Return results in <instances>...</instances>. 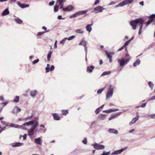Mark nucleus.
Wrapping results in <instances>:
<instances>
[{"mask_svg": "<svg viewBox=\"0 0 155 155\" xmlns=\"http://www.w3.org/2000/svg\"><path fill=\"white\" fill-rule=\"evenodd\" d=\"M108 132L110 134H118V131L113 128H109L108 130Z\"/></svg>", "mask_w": 155, "mask_h": 155, "instance_id": "nucleus-14", "label": "nucleus"}, {"mask_svg": "<svg viewBox=\"0 0 155 155\" xmlns=\"http://www.w3.org/2000/svg\"><path fill=\"white\" fill-rule=\"evenodd\" d=\"M125 61L127 63L130 61L131 57L127 53L125 54V57L123 58Z\"/></svg>", "mask_w": 155, "mask_h": 155, "instance_id": "nucleus-18", "label": "nucleus"}, {"mask_svg": "<svg viewBox=\"0 0 155 155\" xmlns=\"http://www.w3.org/2000/svg\"><path fill=\"white\" fill-rule=\"evenodd\" d=\"M37 91L36 90H33L30 91V94L31 97L33 98L35 97L36 95Z\"/></svg>", "mask_w": 155, "mask_h": 155, "instance_id": "nucleus-17", "label": "nucleus"}, {"mask_svg": "<svg viewBox=\"0 0 155 155\" xmlns=\"http://www.w3.org/2000/svg\"><path fill=\"white\" fill-rule=\"evenodd\" d=\"M57 18L58 19H59V20H60L61 19H64V18H62L61 15H58V16Z\"/></svg>", "mask_w": 155, "mask_h": 155, "instance_id": "nucleus-62", "label": "nucleus"}, {"mask_svg": "<svg viewBox=\"0 0 155 155\" xmlns=\"http://www.w3.org/2000/svg\"><path fill=\"white\" fill-rule=\"evenodd\" d=\"M93 25V24H88L86 27V30L89 32H90L92 29L91 26Z\"/></svg>", "mask_w": 155, "mask_h": 155, "instance_id": "nucleus-24", "label": "nucleus"}, {"mask_svg": "<svg viewBox=\"0 0 155 155\" xmlns=\"http://www.w3.org/2000/svg\"><path fill=\"white\" fill-rule=\"evenodd\" d=\"M9 13L10 12L8 10V8H6L2 12V16H5L8 15Z\"/></svg>", "mask_w": 155, "mask_h": 155, "instance_id": "nucleus-21", "label": "nucleus"}, {"mask_svg": "<svg viewBox=\"0 0 155 155\" xmlns=\"http://www.w3.org/2000/svg\"><path fill=\"white\" fill-rule=\"evenodd\" d=\"M154 99H155V95L152 97L149 98L148 101H150L151 100H154Z\"/></svg>", "mask_w": 155, "mask_h": 155, "instance_id": "nucleus-54", "label": "nucleus"}, {"mask_svg": "<svg viewBox=\"0 0 155 155\" xmlns=\"http://www.w3.org/2000/svg\"><path fill=\"white\" fill-rule=\"evenodd\" d=\"M35 143L37 144L41 145L42 143V140L41 139L40 137H38L35 138L34 140Z\"/></svg>", "mask_w": 155, "mask_h": 155, "instance_id": "nucleus-19", "label": "nucleus"}, {"mask_svg": "<svg viewBox=\"0 0 155 155\" xmlns=\"http://www.w3.org/2000/svg\"><path fill=\"white\" fill-rule=\"evenodd\" d=\"M149 116L151 118H155V114L150 115Z\"/></svg>", "mask_w": 155, "mask_h": 155, "instance_id": "nucleus-57", "label": "nucleus"}, {"mask_svg": "<svg viewBox=\"0 0 155 155\" xmlns=\"http://www.w3.org/2000/svg\"><path fill=\"white\" fill-rule=\"evenodd\" d=\"M149 87L152 89L153 87V84L151 81H149Z\"/></svg>", "mask_w": 155, "mask_h": 155, "instance_id": "nucleus-45", "label": "nucleus"}, {"mask_svg": "<svg viewBox=\"0 0 155 155\" xmlns=\"http://www.w3.org/2000/svg\"><path fill=\"white\" fill-rule=\"evenodd\" d=\"M23 143H21L20 142H16L12 144V146L13 147H19L23 145Z\"/></svg>", "mask_w": 155, "mask_h": 155, "instance_id": "nucleus-23", "label": "nucleus"}, {"mask_svg": "<svg viewBox=\"0 0 155 155\" xmlns=\"http://www.w3.org/2000/svg\"><path fill=\"white\" fill-rule=\"evenodd\" d=\"M105 52L106 53L107 57L109 58H112V56L109 53V52H108L107 51H105Z\"/></svg>", "mask_w": 155, "mask_h": 155, "instance_id": "nucleus-42", "label": "nucleus"}, {"mask_svg": "<svg viewBox=\"0 0 155 155\" xmlns=\"http://www.w3.org/2000/svg\"><path fill=\"white\" fill-rule=\"evenodd\" d=\"M100 109L99 107L95 111V113L97 114H98L100 111Z\"/></svg>", "mask_w": 155, "mask_h": 155, "instance_id": "nucleus-52", "label": "nucleus"}, {"mask_svg": "<svg viewBox=\"0 0 155 155\" xmlns=\"http://www.w3.org/2000/svg\"><path fill=\"white\" fill-rule=\"evenodd\" d=\"M75 37V36L72 35L69 37L68 38H67V39L68 40L70 41L74 39Z\"/></svg>", "mask_w": 155, "mask_h": 155, "instance_id": "nucleus-44", "label": "nucleus"}, {"mask_svg": "<svg viewBox=\"0 0 155 155\" xmlns=\"http://www.w3.org/2000/svg\"><path fill=\"white\" fill-rule=\"evenodd\" d=\"M67 39V38H65L62 39L60 41V43L61 44H63L64 43L65 40Z\"/></svg>", "mask_w": 155, "mask_h": 155, "instance_id": "nucleus-50", "label": "nucleus"}, {"mask_svg": "<svg viewBox=\"0 0 155 155\" xmlns=\"http://www.w3.org/2000/svg\"><path fill=\"white\" fill-rule=\"evenodd\" d=\"M61 112L62 114L64 115H66L68 113V110H62Z\"/></svg>", "mask_w": 155, "mask_h": 155, "instance_id": "nucleus-35", "label": "nucleus"}, {"mask_svg": "<svg viewBox=\"0 0 155 155\" xmlns=\"http://www.w3.org/2000/svg\"><path fill=\"white\" fill-rule=\"evenodd\" d=\"M27 135L26 134H25L23 136V139L24 140H25L27 138Z\"/></svg>", "mask_w": 155, "mask_h": 155, "instance_id": "nucleus-61", "label": "nucleus"}, {"mask_svg": "<svg viewBox=\"0 0 155 155\" xmlns=\"http://www.w3.org/2000/svg\"><path fill=\"white\" fill-rule=\"evenodd\" d=\"M38 121H35V123L28 130V135L31 136L34 134V130L36 128L38 125Z\"/></svg>", "mask_w": 155, "mask_h": 155, "instance_id": "nucleus-5", "label": "nucleus"}, {"mask_svg": "<svg viewBox=\"0 0 155 155\" xmlns=\"http://www.w3.org/2000/svg\"><path fill=\"white\" fill-rule=\"evenodd\" d=\"M55 2L54 1H52L51 2H50L49 3V5L50 6H52L54 5Z\"/></svg>", "mask_w": 155, "mask_h": 155, "instance_id": "nucleus-53", "label": "nucleus"}, {"mask_svg": "<svg viewBox=\"0 0 155 155\" xmlns=\"http://www.w3.org/2000/svg\"><path fill=\"white\" fill-rule=\"evenodd\" d=\"M75 32L79 34H82L83 33V31L81 29H77L75 31Z\"/></svg>", "mask_w": 155, "mask_h": 155, "instance_id": "nucleus-37", "label": "nucleus"}, {"mask_svg": "<svg viewBox=\"0 0 155 155\" xmlns=\"http://www.w3.org/2000/svg\"><path fill=\"white\" fill-rule=\"evenodd\" d=\"M35 121H37L36 120H32V121H29L25 123H24L22 125H21L22 127H21L20 128L22 129V126H28L29 125H33L35 123Z\"/></svg>", "mask_w": 155, "mask_h": 155, "instance_id": "nucleus-13", "label": "nucleus"}, {"mask_svg": "<svg viewBox=\"0 0 155 155\" xmlns=\"http://www.w3.org/2000/svg\"><path fill=\"white\" fill-rule=\"evenodd\" d=\"M110 74V71H104L101 74V76L102 77L105 75H109Z\"/></svg>", "mask_w": 155, "mask_h": 155, "instance_id": "nucleus-33", "label": "nucleus"}, {"mask_svg": "<svg viewBox=\"0 0 155 155\" xmlns=\"http://www.w3.org/2000/svg\"><path fill=\"white\" fill-rule=\"evenodd\" d=\"M46 129H43L41 128L39 129L38 128H37L35 130L36 132H39L41 131L42 133H45L46 131Z\"/></svg>", "mask_w": 155, "mask_h": 155, "instance_id": "nucleus-27", "label": "nucleus"}, {"mask_svg": "<svg viewBox=\"0 0 155 155\" xmlns=\"http://www.w3.org/2000/svg\"><path fill=\"white\" fill-rule=\"evenodd\" d=\"M99 3V1L98 0H96L94 4V5H97V4Z\"/></svg>", "mask_w": 155, "mask_h": 155, "instance_id": "nucleus-55", "label": "nucleus"}, {"mask_svg": "<svg viewBox=\"0 0 155 155\" xmlns=\"http://www.w3.org/2000/svg\"><path fill=\"white\" fill-rule=\"evenodd\" d=\"M88 10H87L78 12L72 15L70 18H72L76 17L77 16L86 14Z\"/></svg>", "mask_w": 155, "mask_h": 155, "instance_id": "nucleus-7", "label": "nucleus"}, {"mask_svg": "<svg viewBox=\"0 0 155 155\" xmlns=\"http://www.w3.org/2000/svg\"><path fill=\"white\" fill-rule=\"evenodd\" d=\"M66 1V0H57L56 2V5L54 7V12H58L59 7V9H61L63 10V8H61V7H63L64 4Z\"/></svg>", "mask_w": 155, "mask_h": 155, "instance_id": "nucleus-2", "label": "nucleus"}, {"mask_svg": "<svg viewBox=\"0 0 155 155\" xmlns=\"http://www.w3.org/2000/svg\"><path fill=\"white\" fill-rule=\"evenodd\" d=\"M21 111V109L18 107H15L13 110L12 112L14 114H16L18 112Z\"/></svg>", "mask_w": 155, "mask_h": 155, "instance_id": "nucleus-15", "label": "nucleus"}, {"mask_svg": "<svg viewBox=\"0 0 155 155\" xmlns=\"http://www.w3.org/2000/svg\"><path fill=\"white\" fill-rule=\"evenodd\" d=\"M49 31L48 30L47 31H46V32H45V31H43V32H38L37 34V35L38 36H41V35H43L44 33H45V32H48Z\"/></svg>", "mask_w": 155, "mask_h": 155, "instance_id": "nucleus-39", "label": "nucleus"}, {"mask_svg": "<svg viewBox=\"0 0 155 155\" xmlns=\"http://www.w3.org/2000/svg\"><path fill=\"white\" fill-rule=\"evenodd\" d=\"M106 115L105 114H101L99 116V118L100 120H104L105 119Z\"/></svg>", "mask_w": 155, "mask_h": 155, "instance_id": "nucleus-34", "label": "nucleus"}, {"mask_svg": "<svg viewBox=\"0 0 155 155\" xmlns=\"http://www.w3.org/2000/svg\"><path fill=\"white\" fill-rule=\"evenodd\" d=\"M79 45H82L83 46H86V42L83 39L81 40V41L79 44Z\"/></svg>", "mask_w": 155, "mask_h": 155, "instance_id": "nucleus-29", "label": "nucleus"}, {"mask_svg": "<svg viewBox=\"0 0 155 155\" xmlns=\"http://www.w3.org/2000/svg\"><path fill=\"white\" fill-rule=\"evenodd\" d=\"M139 135L140 136V137H143L145 136L146 135V134L145 133H140L139 134Z\"/></svg>", "mask_w": 155, "mask_h": 155, "instance_id": "nucleus-51", "label": "nucleus"}, {"mask_svg": "<svg viewBox=\"0 0 155 155\" xmlns=\"http://www.w3.org/2000/svg\"><path fill=\"white\" fill-rule=\"evenodd\" d=\"M18 5L21 8H24L26 7H28L29 6V5L28 4H21L19 2H17Z\"/></svg>", "mask_w": 155, "mask_h": 155, "instance_id": "nucleus-20", "label": "nucleus"}, {"mask_svg": "<svg viewBox=\"0 0 155 155\" xmlns=\"http://www.w3.org/2000/svg\"><path fill=\"white\" fill-rule=\"evenodd\" d=\"M147 17L149 18H155V14H152L149 16H147Z\"/></svg>", "mask_w": 155, "mask_h": 155, "instance_id": "nucleus-41", "label": "nucleus"}, {"mask_svg": "<svg viewBox=\"0 0 155 155\" xmlns=\"http://www.w3.org/2000/svg\"><path fill=\"white\" fill-rule=\"evenodd\" d=\"M117 61L120 64V66L121 67H123L127 64L123 58L121 59H118Z\"/></svg>", "mask_w": 155, "mask_h": 155, "instance_id": "nucleus-11", "label": "nucleus"}, {"mask_svg": "<svg viewBox=\"0 0 155 155\" xmlns=\"http://www.w3.org/2000/svg\"><path fill=\"white\" fill-rule=\"evenodd\" d=\"M52 115L55 120H58L60 119V117L56 113H53Z\"/></svg>", "mask_w": 155, "mask_h": 155, "instance_id": "nucleus-22", "label": "nucleus"}, {"mask_svg": "<svg viewBox=\"0 0 155 155\" xmlns=\"http://www.w3.org/2000/svg\"><path fill=\"white\" fill-rule=\"evenodd\" d=\"M146 103H145L143 104L141 106H140V107H144L146 106Z\"/></svg>", "mask_w": 155, "mask_h": 155, "instance_id": "nucleus-63", "label": "nucleus"}, {"mask_svg": "<svg viewBox=\"0 0 155 155\" xmlns=\"http://www.w3.org/2000/svg\"><path fill=\"white\" fill-rule=\"evenodd\" d=\"M46 73H48L50 71V68L49 67H47L45 68Z\"/></svg>", "mask_w": 155, "mask_h": 155, "instance_id": "nucleus-47", "label": "nucleus"}, {"mask_svg": "<svg viewBox=\"0 0 155 155\" xmlns=\"http://www.w3.org/2000/svg\"><path fill=\"white\" fill-rule=\"evenodd\" d=\"M140 60L138 59L133 64V66L134 67H136L137 65H138L140 64Z\"/></svg>", "mask_w": 155, "mask_h": 155, "instance_id": "nucleus-28", "label": "nucleus"}, {"mask_svg": "<svg viewBox=\"0 0 155 155\" xmlns=\"http://www.w3.org/2000/svg\"><path fill=\"white\" fill-rule=\"evenodd\" d=\"M1 122L3 125H5L6 127H10L16 128H21L22 126L17 125L14 124L8 123L6 121L1 120Z\"/></svg>", "mask_w": 155, "mask_h": 155, "instance_id": "nucleus-4", "label": "nucleus"}, {"mask_svg": "<svg viewBox=\"0 0 155 155\" xmlns=\"http://www.w3.org/2000/svg\"><path fill=\"white\" fill-rule=\"evenodd\" d=\"M130 42V41L128 40V41H126L124 44V45L125 47L127 46Z\"/></svg>", "mask_w": 155, "mask_h": 155, "instance_id": "nucleus-49", "label": "nucleus"}, {"mask_svg": "<svg viewBox=\"0 0 155 155\" xmlns=\"http://www.w3.org/2000/svg\"><path fill=\"white\" fill-rule=\"evenodd\" d=\"M121 114V112H119L116 114L113 115L111 116L112 117V118L114 119V118H116V117L119 116Z\"/></svg>", "mask_w": 155, "mask_h": 155, "instance_id": "nucleus-32", "label": "nucleus"}, {"mask_svg": "<svg viewBox=\"0 0 155 155\" xmlns=\"http://www.w3.org/2000/svg\"><path fill=\"white\" fill-rule=\"evenodd\" d=\"M54 69V65H51L50 68V71H53Z\"/></svg>", "mask_w": 155, "mask_h": 155, "instance_id": "nucleus-58", "label": "nucleus"}, {"mask_svg": "<svg viewBox=\"0 0 155 155\" xmlns=\"http://www.w3.org/2000/svg\"><path fill=\"white\" fill-rule=\"evenodd\" d=\"M125 47L123 45L122 47L120 48L118 50V51H120L122 50Z\"/></svg>", "mask_w": 155, "mask_h": 155, "instance_id": "nucleus-59", "label": "nucleus"}, {"mask_svg": "<svg viewBox=\"0 0 155 155\" xmlns=\"http://www.w3.org/2000/svg\"><path fill=\"white\" fill-rule=\"evenodd\" d=\"M8 103V102H3V103H1L0 104V105L1 106H2V107L1 108H3V107L6 105Z\"/></svg>", "mask_w": 155, "mask_h": 155, "instance_id": "nucleus-46", "label": "nucleus"}, {"mask_svg": "<svg viewBox=\"0 0 155 155\" xmlns=\"http://www.w3.org/2000/svg\"><path fill=\"white\" fill-rule=\"evenodd\" d=\"M93 147L96 150H102L105 148L104 146L96 143L93 144Z\"/></svg>", "mask_w": 155, "mask_h": 155, "instance_id": "nucleus-8", "label": "nucleus"}, {"mask_svg": "<svg viewBox=\"0 0 155 155\" xmlns=\"http://www.w3.org/2000/svg\"><path fill=\"white\" fill-rule=\"evenodd\" d=\"M6 128V127H2V129L0 130V131L1 133Z\"/></svg>", "mask_w": 155, "mask_h": 155, "instance_id": "nucleus-60", "label": "nucleus"}, {"mask_svg": "<svg viewBox=\"0 0 155 155\" xmlns=\"http://www.w3.org/2000/svg\"><path fill=\"white\" fill-rule=\"evenodd\" d=\"M94 69V67L93 66H88L87 67V71L91 73Z\"/></svg>", "mask_w": 155, "mask_h": 155, "instance_id": "nucleus-25", "label": "nucleus"}, {"mask_svg": "<svg viewBox=\"0 0 155 155\" xmlns=\"http://www.w3.org/2000/svg\"><path fill=\"white\" fill-rule=\"evenodd\" d=\"M84 50L85 52V60L86 61H87V48L86 46H84Z\"/></svg>", "mask_w": 155, "mask_h": 155, "instance_id": "nucleus-38", "label": "nucleus"}, {"mask_svg": "<svg viewBox=\"0 0 155 155\" xmlns=\"http://www.w3.org/2000/svg\"><path fill=\"white\" fill-rule=\"evenodd\" d=\"M115 2H110V4H109L108 5L109 6V5H114V4H115Z\"/></svg>", "mask_w": 155, "mask_h": 155, "instance_id": "nucleus-64", "label": "nucleus"}, {"mask_svg": "<svg viewBox=\"0 0 155 155\" xmlns=\"http://www.w3.org/2000/svg\"><path fill=\"white\" fill-rule=\"evenodd\" d=\"M113 88L110 84L107 87V90L106 94V100L110 99L112 97L113 94Z\"/></svg>", "mask_w": 155, "mask_h": 155, "instance_id": "nucleus-3", "label": "nucleus"}, {"mask_svg": "<svg viewBox=\"0 0 155 155\" xmlns=\"http://www.w3.org/2000/svg\"><path fill=\"white\" fill-rule=\"evenodd\" d=\"M19 97L18 96H16L13 100V101L15 103H18L19 101Z\"/></svg>", "mask_w": 155, "mask_h": 155, "instance_id": "nucleus-36", "label": "nucleus"}, {"mask_svg": "<svg viewBox=\"0 0 155 155\" xmlns=\"http://www.w3.org/2000/svg\"><path fill=\"white\" fill-rule=\"evenodd\" d=\"M82 142L84 144H87V138H84V140L82 141Z\"/></svg>", "mask_w": 155, "mask_h": 155, "instance_id": "nucleus-48", "label": "nucleus"}, {"mask_svg": "<svg viewBox=\"0 0 155 155\" xmlns=\"http://www.w3.org/2000/svg\"><path fill=\"white\" fill-rule=\"evenodd\" d=\"M119 110L118 109H110L109 110L103 111V112L107 113H109L111 112L116 111Z\"/></svg>", "mask_w": 155, "mask_h": 155, "instance_id": "nucleus-26", "label": "nucleus"}, {"mask_svg": "<svg viewBox=\"0 0 155 155\" xmlns=\"http://www.w3.org/2000/svg\"><path fill=\"white\" fill-rule=\"evenodd\" d=\"M110 153V151L107 152L104 151L103 152V153L101 154L100 155H108Z\"/></svg>", "mask_w": 155, "mask_h": 155, "instance_id": "nucleus-40", "label": "nucleus"}, {"mask_svg": "<svg viewBox=\"0 0 155 155\" xmlns=\"http://www.w3.org/2000/svg\"><path fill=\"white\" fill-rule=\"evenodd\" d=\"M105 9V8H104L101 6H98L95 7L94 10L95 13H97L98 12H102L103 10Z\"/></svg>", "mask_w": 155, "mask_h": 155, "instance_id": "nucleus-9", "label": "nucleus"}, {"mask_svg": "<svg viewBox=\"0 0 155 155\" xmlns=\"http://www.w3.org/2000/svg\"><path fill=\"white\" fill-rule=\"evenodd\" d=\"M104 89V88H103L98 90V91H97V93L98 94H101L102 93V92L103 91Z\"/></svg>", "mask_w": 155, "mask_h": 155, "instance_id": "nucleus-43", "label": "nucleus"}, {"mask_svg": "<svg viewBox=\"0 0 155 155\" xmlns=\"http://www.w3.org/2000/svg\"><path fill=\"white\" fill-rule=\"evenodd\" d=\"M155 19L153 18H150L147 22H144V20L142 18H137L134 20H132L130 22V25L132 27V29L135 30L137 27V25H138L139 27L138 34H141L143 27V24H146V26L149 25L152 22H155Z\"/></svg>", "mask_w": 155, "mask_h": 155, "instance_id": "nucleus-1", "label": "nucleus"}, {"mask_svg": "<svg viewBox=\"0 0 155 155\" xmlns=\"http://www.w3.org/2000/svg\"><path fill=\"white\" fill-rule=\"evenodd\" d=\"M139 116L137 115V117L134 118L131 120V122L129 123V125H131L133 124H135L136 121L138 120L139 118Z\"/></svg>", "mask_w": 155, "mask_h": 155, "instance_id": "nucleus-16", "label": "nucleus"}, {"mask_svg": "<svg viewBox=\"0 0 155 155\" xmlns=\"http://www.w3.org/2000/svg\"><path fill=\"white\" fill-rule=\"evenodd\" d=\"M133 0H124L122 2H120L115 6V8H117L119 7H122L124 5L132 3L133 2Z\"/></svg>", "mask_w": 155, "mask_h": 155, "instance_id": "nucleus-6", "label": "nucleus"}, {"mask_svg": "<svg viewBox=\"0 0 155 155\" xmlns=\"http://www.w3.org/2000/svg\"><path fill=\"white\" fill-rule=\"evenodd\" d=\"M63 8V11L64 12H66L67 11L70 12L73 10L74 9V7L72 5H68L66 8L61 7Z\"/></svg>", "mask_w": 155, "mask_h": 155, "instance_id": "nucleus-10", "label": "nucleus"}, {"mask_svg": "<svg viewBox=\"0 0 155 155\" xmlns=\"http://www.w3.org/2000/svg\"><path fill=\"white\" fill-rule=\"evenodd\" d=\"M127 148V147H125L124 148H122L120 150H115L114 151V152L112 153L111 154V155H117L119 154V153H121L123 151L125 150Z\"/></svg>", "mask_w": 155, "mask_h": 155, "instance_id": "nucleus-12", "label": "nucleus"}, {"mask_svg": "<svg viewBox=\"0 0 155 155\" xmlns=\"http://www.w3.org/2000/svg\"><path fill=\"white\" fill-rule=\"evenodd\" d=\"M52 53V51L50 50V51L48 52L47 55V60L48 61H49L51 57V56Z\"/></svg>", "mask_w": 155, "mask_h": 155, "instance_id": "nucleus-30", "label": "nucleus"}, {"mask_svg": "<svg viewBox=\"0 0 155 155\" xmlns=\"http://www.w3.org/2000/svg\"><path fill=\"white\" fill-rule=\"evenodd\" d=\"M39 61V60L38 59H37L33 61V64H35L37 63H38Z\"/></svg>", "mask_w": 155, "mask_h": 155, "instance_id": "nucleus-56", "label": "nucleus"}, {"mask_svg": "<svg viewBox=\"0 0 155 155\" xmlns=\"http://www.w3.org/2000/svg\"><path fill=\"white\" fill-rule=\"evenodd\" d=\"M15 20L17 23L19 24H21L22 22V20L18 17H16V18H15Z\"/></svg>", "mask_w": 155, "mask_h": 155, "instance_id": "nucleus-31", "label": "nucleus"}]
</instances>
